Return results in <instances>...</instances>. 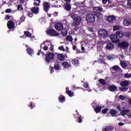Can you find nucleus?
Masks as SVG:
<instances>
[{
    "instance_id": "52",
    "label": "nucleus",
    "mask_w": 131,
    "mask_h": 131,
    "mask_svg": "<svg viewBox=\"0 0 131 131\" xmlns=\"http://www.w3.org/2000/svg\"><path fill=\"white\" fill-rule=\"evenodd\" d=\"M83 50H82L81 51H80V50H77V54H79L80 53H83Z\"/></svg>"
},
{
    "instance_id": "15",
    "label": "nucleus",
    "mask_w": 131,
    "mask_h": 131,
    "mask_svg": "<svg viewBox=\"0 0 131 131\" xmlns=\"http://www.w3.org/2000/svg\"><path fill=\"white\" fill-rule=\"evenodd\" d=\"M7 26L9 29H13L15 27V24H14V22L12 21H9L7 23Z\"/></svg>"
},
{
    "instance_id": "31",
    "label": "nucleus",
    "mask_w": 131,
    "mask_h": 131,
    "mask_svg": "<svg viewBox=\"0 0 131 131\" xmlns=\"http://www.w3.org/2000/svg\"><path fill=\"white\" fill-rule=\"evenodd\" d=\"M57 59H58V60H60V61H64V56H63V54H58L57 56Z\"/></svg>"
},
{
    "instance_id": "6",
    "label": "nucleus",
    "mask_w": 131,
    "mask_h": 131,
    "mask_svg": "<svg viewBox=\"0 0 131 131\" xmlns=\"http://www.w3.org/2000/svg\"><path fill=\"white\" fill-rule=\"evenodd\" d=\"M110 38L113 42L115 43H117V42H119V39L117 38V35L116 34H112L110 36Z\"/></svg>"
},
{
    "instance_id": "57",
    "label": "nucleus",
    "mask_w": 131,
    "mask_h": 131,
    "mask_svg": "<svg viewBox=\"0 0 131 131\" xmlns=\"http://www.w3.org/2000/svg\"><path fill=\"white\" fill-rule=\"evenodd\" d=\"M19 2L21 4H24V3H25V0H19Z\"/></svg>"
},
{
    "instance_id": "35",
    "label": "nucleus",
    "mask_w": 131,
    "mask_h": 131,
    "mask_svg": "<svg viewBox=\"0 0 131 131\" xmlns=\"http://www.w3.org/2000/svg\"><path fill=\"white\" fill-rule=\"evenodd\" d=\"M66 39L68 40V41H73V38L71 37V36H67Z\"/></svg>"
},
{
    "instance_id": "2",
    "label": "nucleus",
    "mask_w": 131,
    "mask_h": 131,
    "mask_svg": "<svg viewBox=\"0 0 131 131\" xmlns=\"http://www.w3.org/2000/svg\"><path fill=\"white\" fill-rule=\"evenodd\" d=\"M43 45L45 46L43 47V50H48V49H49V47H50L49 49H50V50H53L54 49V46L52 45L51 42L45 41L42 44H41V46Z\"/></svg>"
},
{
    "instance_id": "62",
    "label": "nucleus",
    "mask_w": 131,
    "mask_h": 131,
    "mask_svg": "<svg viewBox=\"0 0 131 131\" xmlns=\"http://www.w3.org/2000/svg\"><path fill=\"white\" fill-rule=\"evenodd\" d=\"M103 4H106L107 3V0H102Z\"/></svg>"
},
{
    "instance_id": "44",
    "label": "nucleus",
    "mask_w": 131,
    "mask_h": 131,
    "mask_svg": "<svg viewBox=\"0 0 131 131\" xmlns=\"http://www.w3.org/2000/svg\"><path fill=\"white\" fill-rule=\"evenodd\" d=\"M98 62L100 64H105V59H98Z\"/></svg>"
},
{
    "instance_id": "9",
    "label": "nucleus",
    "mask_w": 131,
    "mask_h": 131,
    "mask_svg": "<svg viewBox=\"0 0 131 131\" xmlns=\"http://www.w3.org/2000/svg\"><path fill=\"white\" fill-rule=\"evenodd\" d=\"M50 7L51 5L49 3L44 2L43 3V8L45 12H48Z\"/></svg>"
},
{
    "instance_id": "3",
    "label": "nucleus",
    "mask_w": 131,
    "mask_h": 131,
    "mask_svg": "<svg viewBox=\"0 0 131 131\" xmlns=\"http://www.w3.org/2000/svg\"><path fill=\"white\" fill-rule=\"evenodd\" d=\"M46 32L50 36H58L59 33H57L54 29H50L48 31H46Z\"/></svg>"
},
{
    "instance_id": "32",
    "label": "nucleus",
    "mask_w": 131,
    "mask_h": 131,
    "mask_svg": "<svg viewBox=\"0 0 131 131\" xmlns=\"http://www.w3.org/2000/svg\"><path fill=\"white\" fill-rule=\"evenodd\" d=\"M99 83L102 84V85H106V81H105L103 79H99Z\"/></svg>"
},
{
    "instance_id": "12",
    "label": "nucleus",
    "mask_w": 131,
    "mask_h": 131,
    "mask_svg": "<svg viewBox=\"0 0 131 131\" xmlns=\"http://www.w3.org/2000/svg\"><path fill=\"white\" fill-rule=\"evenodd\" d=\"M61 65L63 68H65L66 69H67L69 68V67H71V64H70V62H68L67 61H64L61 63Z\"/></svg>"
},
{
    "instance_id": "10",
    "label": "nucleus",
    "mask_w": 131,
    "mask_h": 131,
    "mask_svg": "<svg viewBox=\"0 0 131 131\" xmlns=\"http://www.w3.org/2000/svg\"><path fill=\"white\" fill-rule=\"evenodd\" d=\"M103 11V8L100 7H95L93 8V12L95 14H100Z\"/></svg>"
},
{
    "instance_id": "30",
    "label": "nucleus",
    "mask_w": 131,
    "mask_h": 131,
    "mask_svg": "<svg viewBox=\"0 0 131 131\" xmlns=\"http://www.w3.org/2000/svg\"><path fill=\"white\" fill-rule=\"evenodd\" d=\"M76 5L79 7V8H81L84 6V3L83 2H77L76 3Z\"/></svg>"
},
{
    "instance_id": "53",
    "label": "nucleus",
    "mask_w": 131,
    "mask_h": 131,
    "mask_svg": "<svg viewBox=\"0 0 131 131\" xmlns=\"http://www.w3.org/2000/svg\"><path fill=\"white\" fill-rule=\"evenodd\" d=\"M119 98L121 99V100H124V96L123 95H120Z\"/></svg>"
},
{
    "instance_id": "42",
    "label": "nucleus",
    "mask_w": 131,
    "mask_h": 131,
    "mask_svg": "<svg viewBox=\"0 0 131 131\" xmlns=\"http://www.w3.org/2000/svg\"><path fill=\"white\" fill-rule=\"evenodd\" d=\"M27 52L29 55L32 56V54H33V50H27Z\"/></svg>"
},
{
    "instance_id": "37",
    "label": "nucleus",
    "mask_w": 131,
    "mask_h": 131,
    "mask_svg": "<svg viewBox=\"0 0 131 131\" xmlns=\"http://www.w3.org/2000/svg\"><path fill=\"white\" fill-rule=\"evenodd\" d=\"M54 69L56 70H60V64H54Z\"/></svg>"
},
{
    "instance_id": "47",
    "label": "nucleus",
    "mask_w": 131,
    "mask_h": 131,
    "mask_svg": "<svg viewBox=\"0 0 131 131\" xmlns=\"http://www.w3.org/2000/svg\"><path fill=\"white\" fill-rule=\"evenodd\" d=\"M124 77L125 78H130L131 75L130 74H128L127 73L125 74Z\"/></svg>"
},
{
    "instance_id": "61",
    "label": "nucleus",
    "mask_w": 131,
    "mask_h": 131,
    "mask_svg": "<svg viewBox=\"0 0 131 131\" xmlns=\"http://www.w3.org/2000/svg\"><path fill=\"white\" fill-rule=\"evenodd\" d=\"M107 59H108V60H112V57L108 56H107Z\"/></svg>"
},
{
    "instance_id": "56",
    "label": "nucleus",
    "mask_w": 131,
    "mask_h": 131,
    "mask_svg": "<svg viewBox=\"0 0 131 131\" xmlns=\"http://www.w3.org/2000/svg\"><path fill=\"white\" fill-rule=\"evenodd\" d=\"M58 50H64V47L61 46V47H58Z\"/></svg>"
},
{
    "instance_id": "60",
    "label": "nucleus",
    "mask_w": 131,
    "mask_h": 131,
    "mask_svg": "<svg viewBox=\"0 0 131 131\" xmlns=\"http://www.w3.org/2000/svg\"><path fill=\"white\" fill-rule=\"evenodd\" d=\"M40 53H41V51L39 50L38 52L37 53V55H38V56H39V55H40Z\"/></svg>"
},
{
    "instance_id": "29",
    "label": "nucleus",
    "mask_w": 131,
    "mask_h": 131,
    "mask_svg": "<svg viewBox=\"0 0 131 131\" xmlns=\"http://www.w3.org/2000/svg\"><path fill=\"white\" fill-rule=\"evenodd\" d=\"M68 33V32L67 31V30H66V29L61 30V34L62 35V36H66Z\"/></svg>"
},
{
    "instance_id": "17",
    "label": "nucleus",
    "mask_w": 131,
    "mask_h": 131,
    "mask_svg": "<svg viewBox=\"0 0 131 131\" xmlns=\"http://www.w3.org/2000/svg\"><path fill=\"white\" fill-rule=\"evenodd\" d=\"M110 113L111 115H112V117H114L116 116V114L118 113V112L114 109H111L110 110Z\"/></svg>"
},
{
    "instance_id": "64",
    "label": "nucleus",
    "mask_w": 131,
    "mask_h": 131,
    "mask_svg": "<svg viewBox=\"0 0 131 131\" xmlns=\"http://www.w3.org/2000/svg\"><path fill=\"white\" fill-rule=\"evenodd\" d=\"M127 116L129 117V118H131V114L127 115Z\"/></svg>"
},
{
    "instance_id": "59",
    "label": "nucleus",
    "mask_w": 131,
    "mask_h": 131,
    "mask_svg": "<svg viewBox=\"0 0 131 131\" xmlns=\"http://www.w3.org/2000/svg\"><path fill=\"white\" fill-rule=\"evenodd\" d=\"M64 2H66L67 3H70L71 2V0H64Z\"/></svg>"
},
{
    "instance_id": "48",
    "label": "nucleus",
    "mask_w": 131,
    "mask_h": 131,
    "mask_svg": "<svg viewBox=\"0 0 131 131\" xmlns=\"http://www.w3.org/2000/svg\"><path fill=\"white\" fill-rule=\"evenodd\" d=\"M17 10L18 11H22V10H23V7H22V5H18Z\"/></svg>"
},
{
    "instance_id": "24",
    "label": "nucleus",
    "mask_w": 131,
    "mask_h": 131,
    "mask_svg": "<svg viewBox=\"0 0 131 131\" xmlns=\"http://www.w3.org/2000/svg\"><path fill=\"white\" fill-rule=\"evenodd\" d=\"M127 112H129V110H123L121 111V114L122 116H125V115L127 114Z\"/></svg>"
},
{
    "instance_id": "8",
    "label": "nucleus",
    "mask_w": 131,
    "mask_h": 131,
    "mask_svg": "<svg viewBox=\"0 0 131 131\" xmlns=\"http://www.w3.org/2000/svg\"><path fill=\"white\" fill-rule=\"evenodd\" d=\"M80 21H81V17L80 16H77L74 18L73 24V25L77 26L80 24Z\"/></svg>"
},
{
    "instance_id": "39",
    "label": "nucleus",
    "mask_w": 131,
    "mask_h": 131,
    "mask_svg": "<svg viewBox=\"0 0 131 131\" xmlns=\"http://www.w3.org/2000/svg\"><path fill=\"white\" fill-rule=\"evenodd\" d=\"M24 34H25L26 36L27 37H30V36H31V34L28 31H25Z\"/></svg>"
},
{
    "instance_id": "18",
    "label": "nucleus",
    "mask_w": 131,
    "mask_h": 131,
    "mask_svg": "<svg viewBox=\"0 0 131 131\" xmlns=\"http://www.w3.org/2000/svg\"><path fill=\"white\" fill-rule=\"evenodd\" d=\"M106 48L107 50H113L114 49V45L112 43H108L106 46Z\"/></svg>"
},
{
    "instance_id": "45",
    "label": "nucleus",
    "mask_w": 131,
    "mask_h": 131,
    "mask_svg": "<svg viewBox=\"0 0 131 131\" xmlns=\"http://www.w3.org/2000/svg\"><path fill=\"white\" fill-rule=\"evenodd\" d=\"M27 15L30 17V18H32V17L33 16V14H32V12L31 11H28L27 12Z\"/></svg>"
},
{
    "instance_id": "7",
    "label": "nucleus",
    "mask_w": 131,
    "mask_h": 131,
    "mask_svg": "<svg viewBox=\"0 0 131 131\" xmlns=\"http://www.w3.org/2000/svg\"><path fill=\"white\" fill-rule=\"evenodd\" d=\"M95 15L93 14H89L86 16V20L91 23L95 21Z\"/></svg>"
},
{
    "instance_id": "54",
    "label": "nucleus",
    "mask_w": 131,
    "mask_h": 131,
    "mask_svg": "<svg viewBox=\"0 0 131 131\" xmlns=\"http://www.w3.org/2000/svg\"><path fill=\"white\" fill-rule=\"evenodd\" d=\"M11 9H7L6 10L5 12H6V13H11Z\"/></svg>"
},
{
    "instance_id": "50",
    "label": "nucleus",
    "mask_w": 131,
    "mask_h": 131,
    "mask_svg": "<svg viewBox=\"0 0 131 131\" xmlns=\"http://www.w3.org/2000/svg\"><path fill=\"white\" fill-rule=\"evenodd\" d=\"M83 86L85 89H88V88H89V83H88L86 82L84 83V84H83Z\"/></svg>"
},
{
    "instance_id": "19",
    "label": "nucleus",
    "mask_w": 131,
    "mask_h": 131,
    "mask_svg": "<svg viewBox=\"0 0 131 131\" xmlns=\"http://www.w3.org/2000/svg\"><path fill=\"white\" fill-rule=\"evenodd\" d=\"M79 62V60H78V59H72L71 60V63L73 64V65H74L75 67L78 66Z\"/></svg>"
},
{
    "instance_id": "26",
    "label": "nucleus",
    "mask_w": 131,
    "mask_h": 131,
    "mask_svg": "<svg viewBox=\"0 0 131 131\" xmlns=\"http://www.w3.org/2000/svg\"><path fill=\"white\" fill-rule=\"evenodd\" d=\"M121 28H122V27H121V26L116 25L114 26L113 30L114 31H116V30H120Z\"/></svg>"
},
{
    "instance_id": "46",
    "label": "nucleus",
    "mask_w": 131,
    "mask_h": 131,
    "mask_svg": "<svg viewBox=\"0 0 131 131\" xmlns=\"http://www.w3.org/2000/svg\"><path fill=\"white\" fill-rule=\"evenodd\" d=\"M126 37H131V32H127L125 33Z\"/></svg>"
},
{
    "instance_id": "43",
    "label": "nucleus",
    "mask_w": 131,
    "mask_h": 131,
    "mask_svg": "<svg viewBox=\"0 0 131 131\" xmlns=\"http://www.w3.org/2000/svg\"><path fill=\"white\" fill-rule=\"evenodd\" d=\"M79 123H81L82 122V116L81 115H79L78 117V121Z\"/></svg>"
},
{
    "instance_id": "22",
    "label": "nucleus",
    "mask_w": 131,
    "mask_h": 131,
    "mask_svg": "<svg viewBox=\"0 0 131 131\" xmlns=\"http://www.w3.org/2000/svg\"><path fill=\"white\" fill-rule=\"evenodd\" d=\"M65 97L64 96H62V95H60L58 97V101L60 103H64L65 102Z\"/></svg>"
},
{
    "instance_id": "13",
    "label": "nucleus",
    "mask_w": 131,
    "mask_h": 131,
    "mask_svg": "<svg viewBox=\"0 0 131 131\" xmlns=\"http://www.w3.org/2000/svg\"><path fill=\"white\" fill-rule=\"evenodd\" d=\"M121 86H123V88H125L126 86H128V84H129V82L127 80L122 81L120 83Z\"/></svg>"
},
{
    "instance_id": "55",
    "label": "nucleus",
    "mask_w": 131,
    "mask_h": 131,
    "mask_svg": "<svg viewBox=\"0 0 131 131\" xmlns=\"http://www.w3.org/2000/svg\"><path fill=\"white\" fill-rule=\"evenodd\" d=\"M34 6H37V7H38L39 6V3H37L36 2H34L33 3Z\"/></svg>"
},
{
    "instance_id": "41",
    "label": "nucleus",
    "mask_w": 131,
    "mask_h": 131,
    "mask_svg": "<svg viewBox=\"0 0 131 131\" xmlns=\"http://www.w3.org/2000/svg\"><path fill=\"white\" fill-rule=\"evenodd\" d=\"M70 17H71V18H72V19L74 20V19H75V18H76L77 16H76V15H75V14L74 13H71L70 14Z\"/></svg>"
},
{
    "instance_id": "34",
    "label": "nucleus",
    "mask_w": 131,
    "mask_h": 131,
    "mask_svg": "<svg viewBox=\"0 0 131 131\" xmlns=\"http://www.w3.org/2000/svg\"><path fill=\"white\" fill-rule=\"evenodd\" d=\"M119 90L121 92H127L128 88L127 87H121L119 88Z\"/></svg>"
},
{
    "instance_id": "28",
    "label": "nucleus",
    "mask_w": 131,
    "mask_h": 131,
    "mask_svg": "<svg viewBox=\"0 0 131 131\" xmlns=\"http://www.w3.org/2000/svg\"><path fill=\"white\" fill-rule=\"evenodd\" d=\"M66 93L67 94V95H69V97H73V96H74V94H73V92H71V91H66Z\"/></svg>"
},
{
    "instance_id": "11",
    "label": "nucleus",
    "mask_w": 131,
    "mask_h": 131,
    "mask_svg": "<svg viewBox=\"0 0 131 131\" xmlns=\"http://www.w3.org/2000/svg\"><path fill=\"white\" fill-rule=\"evenodd\" d=\"M123 23L125 26H129L131 25V18H125Z\"/></svg>"
},
{
    "instance_id": "49",
    "label": "nucleus",
    "mask_w": 131,
    "mask_h": 131,
    "mask_svg": "<svg viewBox=\"0 0 131 131\" xmlns=\"http://www.w3.org/2000/svg\"><path fill=\"white\" fill-rule=\"evenodd\" d=\"M127 6L130 9H131V0H128L127 2Z\"/></svg>"
},
{
    "instance_id": "20",
    "label": "nucleus",
    "mask_w": 131,
    "mask_h": 131,
    "mask_svg": "<svg viewBox=\"0 0 131 131\" xmlns=\"http://www.w3.org/2000/svg\"><path fill=\"white\" fill-rule=\"evenodd\" d=\"M64 9L66 11H70L71 10V5L70 3H66L64 5Z\"/></svg>"
},
{
    "instance_id": "38",
    "label": "nucleus",
    "mask_w": 131,
    "mask_h": 131,
    "mask_svg": "<svg viewBox=\"0 0 131 131\" xmlns=\"http://www.w3.org/2000/svg\"><path fill=\"white\" fill-rule=\"evenodd\" d=\"M29 107L31 108V109H33V108H35V104L34 102H30Z\"/></svg>"
},
{
    "instance_id": "1",
    "label": "nucleus",
    "mask_w": 131,
    "mask_h": 131,
    "mask_svg": "<svg viewBox=\"0 0 131 131\" xmlns=\"http://www.w3.org/2000/svg\"><path fill=\"white\" fill-rule=\"evenodd\" d=\"M98 34L100 37L105 39L108 36V31L106 30L101 29L98 31Z\"/></svg>"
},
{
    "instance_id": "40",
    "label": "nucleus",
    "mask_w": 131,
    "mask_h": 131,
    "mask_svg": "<svg viewBox=\"0 0 131 131\" xmlns=\"http://www.w3.org/2000/svg\"><path fill=\"white\" fill-rule=\"evenodd\" d=\"M108 110H109V109L108 108H105L102 110L101 111L102 114H106V113H107V112H108Z\"/></svg>"
},
{
    "instance_id": "51",
    "label": "nucleus",
    "mask_w": 131,
    "mask_h": 131,
    "mask_svg": "<svg viewBox=\"0 0 131 131\" xmlns=\"http://www.w3.org/2000/svg\"><path fill=\"white\" fill-rule=\"evenodd\" d=\"M50 73H53V72H54V68H53V67H50Z\"/></svg>"
},
{
    "instance_id": "21",
    "label": "nucleus",
    "mask_w": 131,
    "mask_h": 131,
    "mask_svg": "<svg viewBox=\"0 0 131 131\" xmlns=\"http://www.w3.org/2000/svg\"><path fill=\"white\" fill-rule=\"evenodd\" d=\"M107 20L108 22H113V21H115V16H109L108 17H107Z\"/></svg>"
},
{
    "instance_id": "63",
    "label": "nucleus",
    "mask_w": 131,
    "mask_h": 131,
    "mask_svg": "<svg viewBox=\"0 0 131 131\" xmlns=\"http://www.w3.org/2000/svg\"><path fill=\"white\" fill-rule=\"evenodd\" d=\"M10 18V16L9 15H7L5 17V19H9Z\"/></svg>"
},
{
    "instance_id": "4",
    "label": "nucleus",
    "mask_w": 131,
    "mask_h": 131,
    "mask_svg": "<svg viewBox=\"0 0 131 131\" xmlns=\"http://www.w3.org/2000/svg\"><path fill=\"white\" fill-rule=\"evenodd\" d=\"M119 48L120 49H127L129 46V43L127 41H124L118 45Z\"/></svg>"
},
{
    "instance_id": "25",
    "label": "nucleus",
    "mask_w": 131,
    "mask_h": 131,
    "mask_svg": "<svg viewBox=\"0 0 131 131\" xmlns=\"http://www.w3.org/2000/svg\"><path fill=\"white\" fill-rule=\"evenodd\" d=\"M38 10H39L38 7H33L31 9V11L32 13H34V14H37L38 13Z\"/></svg>"
},
{
    "instance_id": "23",
    "label": "nucleus",
    "mask_w": 131,
    "mask_h": 131,
    "mask_svg": "<svg viewBox=\"0 0 131 131\" xmlns=\"http://www.w3.org/2000/svg\"><path fill=\"white\" fill-rule=\"evenodd\" d=\"M101 110H102V106H98L94 108V111L96 112V113H100V112H101Z\"/></svg>"
},
{
    "instance_id": "58",
    "label": "nucleus",
    "mask_w": 131,
    "mask_h": 131,
    "mask_svg": "<svg viewBox=\"0 0 131 131\" xmlns=\"http://www.w3.org/2000/svg\"><path fill=\"white\" fill-rule=\"evenodd\" d=\"M124 124L123 123L120 122L119 123V126H122Z\"/></svg>"
},
{
    "instance_id": "5",
    "label": "nucleus",
    "mask_w": 131,
    "mask_h": 131,
    "mask_svg": "<svg viewBox=\"0 0 131 131\" xmlns=\"http://www.w3.org/2000/svg\"><path fill=\"white\" fill-rule=\"evenodd\" d=\"M46 61L48 63H50L51 60H53L54 59V53H49L46 55Z\"/></svg>"
},
{
    "instance_id": "27",
    "label": "nucleus",
    "mask_w": 131,
    "mask_h": 131,
    "mask_svg": "<svg viewBox=\"0 0 131 131\" xmlns=\"http://www.w3.org/2000/svg\"><path fill=\"white\" fill-rule=\"evenodd\" d=\"M116 34L117 36H119V37H122L124 35V33L122 32V31H118L116 33Z\"/></svg>"
},
{
    "instance_id": "16",
    "label": "nucleus",
    "mask_w": 131,
    "mask_h": 131,
    "mask_svg": "<svg viewBox=\"0 0 131 131\" xmlns=\"http://www.w3.org/2000/svg\"><path fill=\"white\" fill-rule=\"evenodd\" d=\"M108 88L111 92H115V91H117V86H115V85H110Z\"/></svg>"
},
{
    "instance_id": "33",
    "label": "nucleus",
    "mask_w": 131,
    "mask_h": 131,
    "mask_svg": "<svg viewBox=\"0 0 131 131\" xmlns=\"http://www.w3.org/2000/svg\"><path fill=\"white\" fill-rule=\"evenodd\" d=\"M111 69H112L114 71H118V70H119V69H120L119 68V67H118V66H114V67L111 68Z\"/></svg>"
},
{
    "instance_id": "36",
    "label": "nucleus",
    "mask_w": 131,
    "mask_h": 131,
    "mask_svg": "<svg viewBox=\"0 0 131 131\" xmlns=\"http://www.w3.org/2000/svg\"><path fill=\"white\" fill-rule=\"evenodd\" d=\"M121 66L122 67V68H125V67H127V63L125 62L122 61L121 62Z\"/></svg>"
},
{
    "instance_id": "14",
    "label": "nucleus",
    "mask_w": 131,
    "mask_h": 131,
    "mask_svg": "<svg viewBox=\"0 0 131 131\" xmlns=\"http://www.w3.org/2000/svg\"><path fill=\"white\" fill-rule=\"evenodd\" d=\"M56 30H62L63 29V25L61 23H57L55 26Z\"/></svg>"
}]
</instances>
